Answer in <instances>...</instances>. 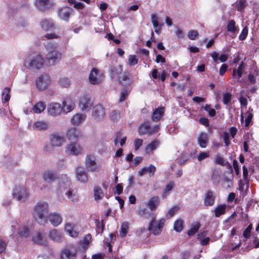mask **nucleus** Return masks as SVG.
<instances>
[{"label":"nucleus","mask_w":259,"mask_h":259,"mask_svg":"<svg viewBox=\"0 0 259 259\" xmlns=\"http://www.w3.org/2000/svg\"><path fill=\"white\" fill-rule=\"evenodd\" d=\"M44 63L43 58L37 54L28 57L25 61V65L36 69L41 68Z\"/></svg>","instance_id":"7ed1b4c3"},{"label":"nucleus","mask_w":259,"mask_h":259,"mask_svg":"<svg viewBox=\"0 0 259 259\" xmlns=\"http://www.w3.org/2000/svg\"><path fill=\"white\" fill-rule=\"evenodd\" d=\"M226 28L227 31L232 34L231 37L234 38L236 33L238 31V28L236 25L235 21L233 19L229 20Z\"/></svg>","instance_id":"bb28decb"},{"label":"nucleus","mask_w":259,"mask_h":259,"mask_svg":"<svg viewBox=\"0 0 259 259\" xmlns=\"http://www.w3.org/2000/svg\"><path fill=\"white\" fill-rule=\"evenodd\" d=\"M48 219L51 224L55 227L58 226L62 222V218L58 213H51L48 216Z\"/></svg>","instance_id":"5701e85b"},{"label":"nucleus","mask_w":259,"mask_h":259,"mask_svg":"<svg viewBox=\"0 0 259 259\" xmlns=\"http://www.w3.org/2000/svg\"><path fill=\"white\" fill-rule=\"evenodd\" d=\"M164 222L165 220L163 219L156 221L155 218H153L149 223L148 229L154 235H158L161 232Z\"/></svg>","instance_id":"423d86ee"},{"label":"nucleus","mask_w":259,"mask_h":259,"mask_svg":"<svg viewBox=\"0 0 259 259\" xmlns=\"http://www.w3.org/2000/svg\"><path fill=\"white\" fill-rule=\"evenodd\" d=\"M82 150V147L76 142L71 143L65 148L66 153L69 155L77 156L81 153Z\"/></svg>","instance_id":"9d476101"},{"label":"nucleus","mask_w":259,"mask_h":259,"mask_svg":"<svg viewBox=\"0 0 259 259\" xmlns=\"http://www.w3.org/2000/svg\"><path fill=\"white\" fill-rule=\"evenodd\" d=\"M211 180L213 184H218L221 181V171L219 169H214L211 175Z\"/></svg>","instance_id":"e433bc0d"},{"label":"nucleus","mask_w":259,"mask_h":259,"mask_svg":"<svg viewBox=\"0 0 259 259\" xmlns=\"http://www.w3.org/2000/svg\"><path fill=\"white\" fill-rule=\"evenodd\" d=\"M40 25L41 28L46 31L53 30L55 28L54 22L52 19L42 20L40 22Z\"/></svg>","instance_id":"aec40b11"},{"label":"nucleus","mask_w":259,"mask_h":259,"mask_svg":"<svg viewBox=\"0 0 259 259\" xmlns=\"http://www.w3.org/2000/svg\"><path fill=\"white\" fill-rule=\"evenodd\" d=\"M49 139L52 147H60L65 141L64 136L57 133L52 134L50 136Z\"/></svg>","instance_id":"ddd939ff"},{"label":"nucleus","mask_w":259,"mask_h":259,"mask_svg":"<svg viewBox=\"0 0 259 259\" xmlns=\"http://www.w3.org/2000/svg\"><path fill=\"white\" fill-rule=\"evenodd\" d=\"M50 83V77L46 74L39 76L35 81L37 88L39 90H44Z\"/></svg>","instance_id":"9b49d317"},{"label":"nucleus","mask_w":259,"mask_h":259,"mask_svg":"<svg viewBox=\"0 0 259 259\" xmlns=\"http://www.w3.org/2000/svg\"><path fill=\"white\" fill-rule=\"evenodd\" d=\"M143 140L140 139H136L134 141L135 148L136 150H138L142 146Z\"/></svg>","instance_id":"338daca9"},{"label":"nucleus","mask_w":259,"mask_h":259,"mask_svg":"<svg viewBox=\"0 0 259 259\" xmlns=\"http://www.w3.org/2000/svg\"><path fill=\"white\" fill-rule=\"evenodd\" d=\"M159 130V126H151L149 121L144 122L140 124L138 128V133L140 135H152Z\"/></svg>","instance_id":"39448f33"},{"label":"nucleus","mask_w":259,"mask_h":259,"mask_svg":"<svg viewBox=\"0 0 259 259\" xmlns=\"http://www.w3.org/2000/svg\"><path fill=\"white\" fill-rule=\"evenodd\" d=\"M160 203V199L158 196L151 197L147 202L146 206L148 207L152 211L155 210L158 207Z\"/></svg>","instance_id":"a878e982"},{"label":"nucleus","mask_w":259,"mask_h":259,"mask_svg":"<svg viewBox=\"0 0 259 259\" xmlns=\"http://www.w3.org/2000/svg\"><path fill=\"white\" fill-rule=\"evenodd\" d=\"M92 116L95 120H102L105 116V110L101 104H97L93 109Z\"/></svg>","instance_id":"f8f14e48"},{"label":"nucleus","mask_w":259,"mask_h":259,"mask_svg":"<svg viewBox=\"0 0 259 259\" xmlns=\"http://www.w3.org/2000/svg\"><path fill=\"white\" fill-rule=\"evenodd\" d=\"M73 10L69 7H63L59 9L58 11V16L59 18L66 22H68L70 17L72 14Z\"/></svg>","instance_id":"2eb2a0df"},{"label":"nucleus","mask_w":259,"mask_h":259,"mask_svg":"<svg viewBox=\"0 0 259 259\" xmlns=\"http://www.w3.org/2000/svg\"><path fill=\"white\" fill-rule=\"evenodd\" d=\"M49 122L43 120H37L34 122L32 127L34 130L45 131L49 128Z\"/></svg>","instance_id":"4be33fe9"},{"label":"nucleus","mask_w":259,"mask_h":259,"mask_svg":"<svg viewBox=\"0 0 259 259\" xmlns=\"http://www.w3.org/2000/svg\"><path fill=\"white\" fill-rule=\"evenodd\" d=\"M246 114H247V117L245 120V126L247 127L249 125L253 116L250 113L247 112Z\"/></svg>","instance_id":"69168bd1"},{"label":"nucleus","mask_w":259,"mask_h":259,"mask_svg":"<svg viewBox=\"0 0 259 259\" xmlns=\"http://www.w3.org/2000/svg\"><path fill=\"white\" fill-rule=\"evenodd\" d=\"M174 186V182H170L168 184H167L164 189V191L163 193L162 197H165L167 193L172 190Z\"/></svg>","instance_id":"13d9d810"},{"label":"nucleus","mask_w":259,"mask_h":259,"mask_svg":"<svg viewBox=\"0 0 259 259\" xmlns=\"http://www.w3.org/2000/svg\"><path fill=\"white\" fill-rule=\"evenodd\" d=\"M104 76L102 72L94 68L91 70L89 76V82L92 84H98L104 80Z\"/></svg>","instance_id":"1a4fd4ad"},{"label":"nucleus","mask_w":259,"mask_h":259,"mask_svg":"<svg viewBox=\"0 0 259 259\" xmlns=\"http://www.w3.org/2000/svg\"><path fill=\"white\" fill-rule=\"evenodd\" d=\"M45 47L48 52L46 55V58L49 64L50 65L56 64L60 60L62 56L61 53L56 50L57 45L52 42H48L45 45Z\"/></svg>","instance_id":"f03ea898"},{"label":"nucleus","mask_w":259,"mask_h":259,"mask_svg":"<svg viewBox=\"0 0 259 259\" xmlns=\"http://www.w3.org/2000/svg\"><path fill=\"white\" fill-rule=\"evenodd\" d=\"M159 18L155 14H152L151 15V21L153 27L155 28V32L159 34L161 31V27L163 25L162 23L159 24L158 22Z\"/></svg>","instance_id":"7c9ffc66"},{"label":"nucleus","mask_w":259,"mask_h":259,"mask_svg":"<svg viewBox=\"0 0 259 259\" xmlns=\"http://www.w3.org/2000/svg\"><path fill=\"white\" fill-rule=\"evenodd\" d=\"M10 93V88L9 87H6L3 90L2 92V102L3 103H5L8 102L10 99L11 95Z\"/></svg>","instance_id":"ea45409f"},{"label":"nucleus","mask_w":259,"mask_h":259,"mask_svg":"<svg viewBox=\"0 0 259 259\" xmlns=\"http://www.w3.org/2000/svg\"><path fill=\"white\" fill-rule=\"evenodd\" d=\"M129 95V92L125 88L122 89L119 101L122 102L125 100Z\"/></svg>","instance_id":"3c124183"},{"label":"nucleus","mask_w":259,"mask_h":259,"mask_svg":"<svg viewBox=\"0 0 259 259\" xmlns=\"http://www.w3.org/2000/svg\"><path fill=\"white\" fill-rule=\"evenodd\" d=\"M33 241L34 243L39 245H45L47 243V240L42 234L39 232H36L33 237Z\"/></svg>","instance_id":"2f4dec72"},{"label":"nucleus","mask_w":259,"mask_h":259,"mask_svg":"<svg viewBox=\"0 0 259 259\" xmlns=\"http://www.w3.org/2000/svg\"><path fill=\"white\" fill-rule=\"evenodd\" d=\"M252 229V225L250 224L243 231V236L244 238L248 239L250 237L251 231Z\"/></svg>","instance_id":"4d7b16f0"},{"label":"nucleus","mask_w":259,"mask_h":259,"mask_svg":"<svg viewBox=\"0 0 259 259\" xmlns=\"http://www.w3.org/2000/svg\"><path fill=\"white\" fill-rule=\"evenodd\" d=\"M95 224L97 232L98 234H101L103 232L105 227L104 220H102L101 222H100L99 220H96Z\"/></svg>","instance_id":"49530a36"},{"label":"nucleus","mask_w":259,"mask_h":259,"mask_svg":"<svg viewBox=\"0 0 259 259\" xmlns=\"http://www.w3.org/2000/svg\"><path fill=\"white\" fill-rule=\"evenodd\" d=\"M43 179L47 183H52L58 179L56 173L53 171H46L42 175Z\"/></svg>","instance_id":"c85d7f7f"},{"label":"nucleus","mask_w":259,"mask_h":259,"mask_svg":"<svg viewBox=\"0 0 259 259\" xmlns=\"http://www.w3.org/2000/svg\"><path fill=\"white\" fill-rule=\"evenodd\" d=\"M248 28L247 26H245L242 29L240 34L239 36L240 40H244L247 37L248 34Z\"/></svg>","instance_id":"5fc2aeb1"},{"label":"nucleus","mask_w":259,"mask_h":259,"mask_svg":"<svg viewBox=\"0 0 259 259\" xmlns=\"http://www.w3.org/2000/svg\"><path fill=\"white\" fill-rule=\"evenodd\" d=\"M228 66L227 64H222L220 68V70H219L220 75H222V76L224 75V74L226 72V71L228 69Z\"/></svg>","instance_id":"774afa93"},{"label":"nucleus","mask_w":259,"mask_h":259,"mask_svg":"<svg viewBox=\"0 0 259 259\" xmlns=\"http://www.w3.org/2000/svg\"><path fill=\"white\" fill-rule=\"evenodd\" d=\"M246 7V0H240L237 5V9L238 11L242 12Z\"/></svg>","instance_id":"6e6d98bb"},{"label":"nucleus","mask_w":259,"mask_h":259,"mask_svg":"<svg viewBox=\"0 0 259 259\" xmlns=\"http://www.w3.org/2000/svg\"><path fill=\"white\" fill-rule=\"evenodd\" d=\"M259 76V69L254 64L250 67L247 75L248 81L251 84H254L256 82V77Z\"/></svg>","instance_id":"f3484780"},{"label":"nucleus","mask_w":259,"mask_h":259,"mask_svg":"<svg viewBox=\"0 0 259 259\" xmlns=\"http://www.w3.org/2000/svg\"><path fill=\"white\" fill-rule=\"evenodd\" d=\"M184 222L182 220H177L174 223V230L178 232H181L183 229Z\"/></svg>","instance_id":"de8ad7c7"},{"label":"nucleus","mask_w":259,"mask_h":259,"mask_svg":"<svg viewBox=\"0 0 259 259\" xmlns=\"http://www.w3.org/2000/svg\"><path fill=\"white\" fill-rule=\"evenodd\" d=\"M159 142L158 140H154L150 144H149L146 148V152L147 153H150L151 151L155 150L159 145Z\"/></svg>","instance_id":"79ce46f5"},{"label":"nucleus","mask_w":259,"mask_h":259,"mask_svg":"<svg viewBox=\"0 0 259 259\" xmlns=\"http://www.w3.org/2000/svg\"><path fill=\"white\" fill-rule=\"evenodd\" d=\"M164 109L163 107L156 109L153 112L151 118L152 120L154 122L159 121L164 113Z\"/></svg>","instance_id":"473e14b6"},{"label":"nucleus","mask_w":259,"mask_h":259,"mask_svg":"<svg viewBox=\"0 0 259 259\" xmlns=\"http://www.w3.org/2000/svg\"><path fill=\"white\" fill-rule=\"evenodd\" d=\"M86 118L85 114L77 113L71 117L70 122L72 125L78 126L85 120Z\"/></svg>","instance_id":"a211bd4d"},{"label":"nucleus","mask_w":259,"mask_h":259,"mask_svg":"<svg viewBox=\"0 0 259 259\" xmlns=\"http://www.w3.org/2000/svg\"><path fill=\"white\" fill-rule=\"evenodd\" d=\"M75 107V104L71 100H64L62 103V111L64 113H68L72 111Z\"/></svg>","instance_id":"c756f323"},{"label":"nucleus","mask_w":259,"mask_h":259,"mask_svg":"<svg viewBox=\"0 0 259 259\" xmlns=\"http://www.w3.org/2000/svg\"><path fill=\"white\" fill-rule=\"evenodd\" d=\"M49 210L48 204L46 202H39L34 206L33 217L39 224L44 225L48 222Z\"/></svg>","instance_id":"f257e3e1"},{"label":"nucleus","mask_w":259,"mask_h":259,"mask_svg":"<svg viewBox=\"0 0 259 259\" xmlns=\"http://www.w3.org/2000/svg\"><path fill=\"white\" fill-rule=\"evenodd\" d=\"M179 208L177 206H175L172 208H171L167 212L166 217L167 218H171L173 217L175 213L178 211Z\"/></svg>","instance_id":"e2e57ef3"},{"label":"nucleus","mask_w":259,"mask_h":259,"mask_svg":"<svg viewBox=\"0 0 259 259\" xmlns=\"http://www.w3.org/2000/svg\"><path fill=\"white\" fill-rule=\"evenodd\" d=\"M209 153L207 152H201L197 156L199 161H201L205 158L209 157Z\"/></svg>","instance_id":"0e129e2a"},{"label":"nucleus","mask_w":259,"mask_h":259,"mask_svg":"<svg viewBox=\"0 0 259 259\" xmlns=\"http://www.w3.org/2000/svg\"><path fill=\"white\" fill-rule=\"evenodd\" d=\"M197 141L200 147L202 148H206L208 143V138L207 133L204 132L200 133Z\"/></svg>","instance_id":"cd10ccee"},{"label":"nucleus","mask_w":259,"mask_h":259,"mask_svg":"<svg viewBox=\"0 0 259 259\" xmlns=\"http://www.w3.org/2000/svg\"><path fill=\"white\" fill-rule=\"evenodd\" d=\"M199 227V223H197L196 224L192 226V228L188 231L187 234L190 236L194 235L198 231Z\"/></svg>","instance_id":"09e8293b"},{"label":"nucleus","mask_w":259,"mask_h":259,"mask_svg":"<svg viewBox=\"0 0 259 259\" xmlns=\"http://www.w3.org/2000/svg\"><path fill=\"white\" fill-rule=\"evenodd\" d=\"M85 165L88 171L95 172L100 170V166L96 162V157L93 155H88L85 160Z\"/></svg>","instance_id":"6e6552de"},{"label":"nucleus","mask_w":259,"mask_h":259,"mask_svg":"<svg viewBox=\"0 0 259 259\" xmlns=\"http://www.w3.org/2000/svg\"><path fill=\"white\" fill-rule=\"evenodd\" d=\"M46 104L42 102H39L33 106V110L36 113H40L46 108Z\"/></svg>","instance_id":"a19ab883"},{"label":"nucleus","mask_w":259,"mask_h":259,"mask_svg":"<svg viewBox=\"0 0 259 259\" xmlns=\"http://www.w3.org/2000/svg\"><path fill=\"white\" fill-rule=\"evenodd\" d=\"M222 137L226 146H228L230 144L229 134L227 132H224Z\"/></svg>","instance_id":"052dcab7"},{"label":"nucleus","mask_w":259,"mask_h":259,"mask_svg":"<svg viewBox=\"0 0 259 259\" xmlns=\"http://www.w3.org/2000/svg\"><path fill=\"white\" fill-rule=\"evenodd\" d=\"M226 208L227 205L225 204L218 205L214 210L215 217L219 218L221 215L224 214L226 212Z\"/></svg>","instance_id":"f704fd0d"},{"label":"nucleus","mask_w":259,"mask_h":259,"mask_svg":"<svg viewBox=\"0 0 259 259\" xmlns=\"http://www.w3.org/2000/svg\"><path fill=\"white\" fill-rule=\"evenodd\" d=\"M80 136V132L75 127L69 128L67 132V137L70 141H76Z\"/></svg>","instance_id":"b1692460"},{"label":"nucleus","mask_w":259,"mask_h":259,"mask_svg":"<svg viewBox=\"0 0 259 259\" xmlns=\"http://www.w3.org/2000/svg\"><path fill=\"white\" fill-rule=\"evenodd\" d=\"M246 66V64L243 61H242L239 65L238 69H236L237 79H239L242 76V75L244 72Z\"/></svg>","instance_id":"a18cd8bd"},{"label":"nucleus","mask_w":259,"mask_h":259,"mask_svg":"<svg viewBox=\"0 0 259 259\" xmlns=\"http://www.w3.org/2000/svg\"><path fill=\"white\" fill-rule=\"evenodd\" d=\"M215 196L211 190H208L204 197V204L206 206H211L214 205Z\"/></svg>","instance_id":"6ab92c4d"},{"label":"nucleus","mask_w":259,"mask_h":259,"mask_svg":"<svg viewBox=\"0 0 259 259\" xmlns=\"http://www.w3.org/2000/svg\"><path fill=\"white\" fill-rule=\"evenodd\" d=\"M77 247L74 244L66 246L61 252V259H76Z\"/></svg>","instance_id":"20e7f679"},{"label":"nucleus","mask_w":259,"mask_h":259,"mask_svg":"<svg viewBox=\"0 0 259 259\" xmlns=\"http://www.w3.org/2000/svg\"><path fill=\"white\" fill-rule=\"evenodd\" d=\"M36 7L41 11H46L49 6V0H36Z\"/></svg>","instance_id":"c9c22d12"},{"label":"nucleus","mask_w":259,"mask_h":259,"mask_svg":"<svg viewBox=\"0 0 259 259\" xmlns=\"http://www.w3.org/2000/svg\"><path fill=\"white\" fill-rule=\"evenodd\" d=\"M138 60L135 55H130L128 58V64L130 65H135L138 64Z\"/></svg>","instance_id":"680f3d73"},{"label":"nucleus","mask_w":259,"mask_h":259,"mask_svg":"<svg viewBox=\"0 0 259 259\" xmlns=\"http://www.w3.org/2000/svg\"><path fill=\"white\" fill-rule=\"evenodd\" d=\"M198 35V32L197 30H191L188 32V37L191 40H194Z\"/></svg>","instance_id":"bf43d9fd"},{"label":"nucleus","mask_w":259,"mask_h":259,"mask_svg":"<svg viewBox=\"0 0 259 259\" xmlns=\"http://www.w3.org/2000/svg\"><path fill=\"white\" fill-rule=\"evenodd\" d=\"M232 99V95L230 93H224L223 94V102L225 105L229 104Z\"/></svg>","instance_id":"8fccbe9b"},{"label":"nucleus","mask_w":259,"mask_h":259,"mask_svg":"<svg viewBox=\"0 0 259 259\" xmlns=\"http://www.w3.org/2000/svg\"><path fill=\"white\" fill-rule=\"evenodd\" d=\"M76 178L81 183H87L88 181V177L87 172L83 167H78L76 170Z\"/></svg>","instance_id":"412c9836"},{"label":"nucleus","mask_w":259,"mask_h":259,"mask_svg":"<svg viewBox=\"0 0 259 259\" xmlns=\"http://www.w3.org/2000/svg\"><path fill=\"white\" fill-rule=\"evenodd\" d=\"M49 237L54 242H60L63 237L62 233L59 230L53 229L50 231Z\"/></svg>","instance_id":"393cba45"},{"label":"nucleus","mask_w":259,"mask_h":259,"mask_svg":"<svg viewBox=\"0 0 259 259\" xmlns=\"http://www.w3.org/2000/svg\"><path fill=\"white\" fill-rule=\"evenodd\" d=\"M120 83L124 86L130 85L132 83L129 72L125 71L122 74L120 80Z\"/></svg>","instance_id":"72a5a7b5"},{"label":"nucleus","mask_w":259,"mask_h":259,"mask_svg":"<svg viewBox=\"0 0 259 259\" xmlns=\"http://www.w3.org/2000/svg\"><path fill=\"white\" fill-rule=\"evenodd\" d=\"M94 198L95 200L101 199L104 196L102 189L99 186H95L94 188Z\"/></svg>","instance_id":"4c0bfd02"},{"label":"nucleus","mask_w":259,"mask_h":259,"mask_svg":"<svg viewBox=\"0 0 259 259\" xmlns=\"http://www.w3.org/2000/svg\"><path fill=\"white\" fill-rule=\"evenodd\" d=\"M18 234L21 237H27L29 234V228L25 225L22 226L19 229Z\"/></svg>","instance_id":"c03bdc74"},{"label":"nucleus","mask_w":259,"mask_h":259,"mask_svg":"<svg viewBox=\"0 0 259 259\" xmlns=\"http://www.w3.org/2000/svg\"><path fill=\"white\" fill-rule=\"evenodd\" d=\"M129 223L127 222L122 223L121 226L120 231V236L121 238H124L128 232L129 229Z\"/></svg>","instance_id":"37998d69"},{"label":"nucleus","mask_w":259,"mask_h":259,"mask_svg":"<svg viewBox=\"0 0 259 259\" xmlns=\"http://www.w3.org/2000/svg\"><path fill=\"white\" fill-rule=\"evenodd\" d=\"M13 196L18 201L24 202L28 197V193L24 187L18 186L14 189Z\"/></svg>","instance_id":"0eeeda50"},{"label":"nucleus","mask_w":259,"mask_h":259,"mask_svg":"<svg viewBox=\"0 0 259 259\" xmlns=\"http://www.w3.org/2000/svg\"><path fill=\"white\" fill-rule=\"evenodd\" d=\"M59 84L63 87L67 88L70 85V81L68 78L63 77L60 79Z\"/></svg>","instance_id":"603ef678"},{"label":"nucleus","mask_w":259,"mask_h":259,"mask_svg":"<svg viewBox=\"0 0 259 259\" xmlns=\"http://www.w3.org/2000/svg\"><path fill=\"white\" fill-rule=\"evenodd\" d=\"M93 105L91 98L88 96H83L80 98L78 106L81 111H89Z\"/></svg>","instance_id":"dca6fc26"},{"label":"nucleus","mask_w":259,"mask_h":259,"mask_svg":"<svg viewBox=\"0 0 259 259\" xmlns=\"http://www.w3.org/2000/svg\"><path fill=\"white\" fill-rule=\"evenodd\" d=\"M47 111L50 115L57 116L60 115L62 111V106L58 103H51L48 105Z\"/></svg>","instance_id":"4468645a"},{"label":"nucleus","mask_w":259,"mask_h":259,"mask_svg":"<svg viewBox=\"0 0 259 259\" xmlns=\"http://www.w3.org/2000/svg\"><path fill=\"white\" fill-rule=\"evenodd\" d=\"M138 214L144 219H147L152 214V213L151 211H149L146 208L144 207L138 210Z\"/></svg>","instance_id":"58836bf2"},{"label":"nucleus","mask_w":259,"mask_h":259,"mask_svg":"<svg viewBox=\"0 0 259 259\" xmlns=\"http://www.w3.org/2000/svg\"><path fill=\"white\" fill-rule=\"evenodd\" d=\"M120 113L119 110H115L112 111V112L111 113L110 115V118L113 121H117L120 117Z\"/></svg>","instance_id":"864d4df0"}]
</instances>
